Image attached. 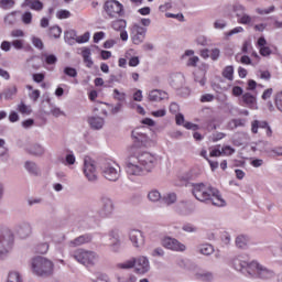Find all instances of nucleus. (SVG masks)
I'll use <instances>...</instances> for the list:
<instances>
[{
    "label": "nucleus",
    "instance_id": "nucleus-1",
    "mask_svg": "<svg viewBox=\"0 0 282 282\" xmlns=\"http://www.w3.org/2000/svg\"><path fill=\"white\" fill-rule=\"evenodd\" d=\"M158 164V156L150 152H135L130 154L126 161V173L129 180L135 177H147L149 173H153V169Z\"/></svg>",
    "mask_w": 282,
    "mask_h": 282
},
{
    "label": "nucleus",
    "instance_id": "nucleus-2",
    "mask_svg": "<svg viewBox=\"0 0 282 282\" xmlns=\"http://www.w3.org/2000/svg\"><path fill=\"white\" fill-rule=\"evenodd\" d=\"M192 193L198 202H212L214 206H226V199L221 197L219 189L208 186L204 183H195L192 185Z\"/></svg>",
    "mask_w": 282,
    "mask_h": 282
},
{
    "label": "nucleus",
    "instance_id": "nucleus-3",
    "mask_svg": "<svg viewBox=\"0 0 282 282\" xmlns=\"http://www.w3.org/2000/svg\"><path fill=\"white\" fill-rule=\"evenodd\" d=\"M117 268H119V270L133 269V272L135 274L144 275L151 271V261H149V258L147 256H139L117 264Z\"/></svg>",
    "mask_w": 282,
    "mask_h": 282
},
{
    "label": "nucleus",
    "instance_id": "nucleus-4",
    "mask_svg": "<svg viewBox=\"0 0 282 282\" xmlns=\"http://www.w3.org/2000/svg\"><path fill=\"white\" fill-rule=\"evenodd\" d=\"M31 270L35 276L47 279L54 274V262L45 257H35L31 260Z\"/></svg>",
    "mask_w": 282,
    "mask_h": 282
},
{
    "label": "nucleus",
    "instance_id": "nucleus-5",
    "mask_svg": "<svg viewBox=\"0 0 282 282\" xmlns=\"http://www.w3.org/2000/svg\"><path fill=\"white\" fill-rule=\"evenodd\" d=\"M72 257L85 268H94L96 263L100 260L98 252L87 249H77L72 253Z\"/></svg>",
    "mask_w": 282,
    "mask_h": 282
},
{
    "label": "nucleus",
    "instance_id": "nucleus-6",
    "mask_svg": "<svg viewBox=\"0 0 282 282\" xmlns=\"http://www.w3.org/2000/svg\"><path fill=\"white\" fill-rule=\"evenodd\" d=\"M101 173L105 180H108V182H118V180H120L121 169L118 163L108 161L102 163Z\"/></svg>",
    "mask_w": 282,
    "mask_h": 282
},
{
    "label": "nucleus",
    "instance_id": "nucleus-7",
    "mask_svg": "<svg viewBox=\"0 0 282 282\" xmlns=\"http://www.w3.org/2000/svg\"><path fill=\"white\" fill-rule=\"evenodd\" d=\"M249 271V276H257L258 279L268 280L274 276V271L268 269L267 267L257 261H251Z\"/></svg>",
    "mask_w": 282,
    "mask_h": 282
},
{
    "label": "nucleus",
    "instance_id": "nucleus-8",
    "mask_svg": "<svg viewBox=\"0 0 282 282\" xmlns=\"http://www.w3.org/2000/svg\"><path fill=\"white\" fill-rule=\"evenodd\" d=\"M109 250L115 254H118L122 248V238L120 237V231L111 230L108 232V236L105 238Z\"/></svg>",
    "mask_w": 282,
    "mask_h": 282
},
{
    "label": "nucleus",
    "instance_id": "nucleus-9",
    "mask_svg": "<svg viewBox=\"0 0 282 282\" xmlns=\"http://www.w3.org/2000/svg\"><path fill=\"white\" fill-rule=\"evenodd\" d=\"M130 37L133 45H142L144 43V39H147V28L139 23H134L130 28Z\"/></svg>",
    "mask_w": 282,
    "mask_h": 282
},
{
    "label": "nucleus",
    "instance_id": "nucleus-10",
    "mask_svg": "<svg viewBox=\"0 0 282 282\" xmlns=\"http://www.w3.org/2000/svg\"><path fill=\"white\" fill-rule=\"evenodd\" d=\"M14 242V237L12 234L6 231H0V259L10 254V250H12V243Z\"/></svg>",
    "mask_w": 282,
    "mask_h": 282
},
{
    "label": "nucleus",
    "instance_id": "nucleus-11",
    "mask_svg": "<svg viewBox=\"0 0 282 282\" xmlns=\"http://www.w3.org/2000/svg\"><path fill=\"white\" fill-rule=\"evenodd\" d=\"M84 175L91 183L98 182V166L91 159L84 160Z\"/></svg>",
    "mask_w": 282,
    "mask_h": 282
},
{
    "label": "nucleus",
    "instance_id": "nucleus-12",
    "mask_svg": "<svg viewBox=\"0 0 282 282\" xmlns=\"http://www.w3.org/2000/svg\"><path fill=\"white\" fill-rule=\"evenodd\" d=\"M161 246L166 250H172V252H186V245L170 236L162 238Z\"/></svg>",
    "mask_w": 282,
    "mask_h": 282
},
{
    "label": "nucleus",
    "instance_id": "nucleus-13",
    "mask_svg": "<svg viewBox=\"0 0 282 282\" xmlns=\"http://www.w3.org/2000/svg\"><path fill=\"white\" fill-rule=\"evenodd\" d=\"M230 264L237 272H242V274H248L250 276V267L252 265V262L243 260V256L231 258Z\"/></svg>",
    "mask_w": 282,
    "mask_h": 282
},
{
    "label": "nucleus",
    "instance_id": "nucleus-14",
    "mask_svg": "<svg viewBox=\"0 0 282 282\" xmlns=\"http://www.w3.org/2000/svg\"><path fill=\"white\" fill-rule=\"evenodd\" d=\"M128 239L132 243L133 248L140 250V248H144L145 239L144 232L139 229H130L128 232Z\"/></svg>",
    "mask_w": 282,
    "mask_h": 282
},
{
    "label": "nucleus",
    "instance_id": "nucleus-15",
    "mask_svg": "<svg viewBox=\"0 0 282 282\" xmlns=\"http://www.w3.org/2000/svg\"><path fill=\"white\" fill-rule=\"evenodd\" d=\"M113 199L109 196H101L100 197V209L99 215L100 217H111L115 210Z\"/></svg>",
    "mask_w": 282,
    "mask_h": 282
},
{
    "label": "nucleus",
    "instance_id": "nucleus-16",
    "mask_svg": "<svg viewBox=\"0 0 282 282\" xmlns=\"http://www.w3.org/2000/svg\"><path fill=\"white\" fill-rule=\"evenodd\" d=\"M122 3L117 0H110L105 3V10L110 19H117L122 15Z\"/></svg>",
    "mask_w": 282,
    "mask_h": 282
},
{
    "label": "nucleus",
    "instance_id": "nucleus-17",
    "mask_svg": "<svg viewBox=\"0 0 282 282\" xmlns=\"http://www.w3.org/2000/svg\"><path fill=\"white\" fill-rule=\"evenodd\" d=\"M10 36L13 39L11 45L14 50H23L25 47V32L23 30L14 29L10 32Z\"/></svg>",
    "mask_w": 282,
    "mask_h": 282
},
{
    "label": "nucleus",
    "instance_id": "nucleus-18",
    "mask_svg": "<svg viewBox=\"0 0 282 282\" xmlns=\"http://www.w3.org/2000/svg\"><path fill=\"white\" fill-rule=\"evenodd\" d=\"M15 235L20 239H28V237H32V225L28 221H22L15 227Z\"/></svg>",
    "mask_w": 282,
    "mask_h": 282
},
{
    "label": "nucleus",
    "instance_id": "nucleus-19",
    "mask_svg": "<svg viewBox=\"0 0 282 282\" xmlns=\"http://www.w3.org/2000/svg\"><path fill=\"white\" fill-rule=\"evenodd\" d=\"M259 129L265 131L268 138H272V128L268 124L265 120H253L251 122V133H259Z\"/></svg>",
    "mask_w": 282,
    "mask_h": 282
},
{
    "label": "nucleus",
    "instance_id": "nucleus-20",
    "mask_svg": "<svg viewBox=\"0 0 282 282\" xmlns=\"http://www.w3.org/2000/svg\"><path fill=\"white\" fill-rule=\"evenodd\" d=\"M182 61H186L187 67H197V63H199V57L195 56V51L187 50L182 55Z\"/></svg>",
    "mask_w": 282,
    "mask_h": 282
},
{
    "label": "nucleus",
    "instance_id": "nucleus-21",
    "mask_svg": "<svg viewBox=\"0 0 282 282\" xmlns=\"http://www.w3.org/2000/svg\"><path fill=\"white\" fill-rule=\"evenodd\" d=\"M149 98L152 102H160L161 100H166V98H169V94L164 90L154 89L150 91Z\"/></svg>",
    "mask_w": 282,
    "mask_h": 282
},
{
    "label": "nucleus",
    "instance_id": "nucleus-22",
    "mask_svg": "<svg viewBox=\"0 0 282 282\" xmlns=\"http://www.w3.org/2000/svg\"><path fill=\"white\" fill-rule=\"evenodd\" d=\"M91 241V236L89 235H83L79 236L68 242V246L70 248H78V246H84V243H89Z\"/></svg>",
    "mask_w": 282,
    "mask_h": 282
},
{
    "label": "nucleus",
    "instance_id": "nucleus-23",
    "mask_svg": "<svg viewBox=\"0 0 282 282\" xmlns=\"http://www.w3.org/2000/svg\"><path fill=\"white\" fill-rule=\"evenodd\" d=\"M22 8H30V10L41 12V10H43V2H41L40 0H24L22 3Z\"/></svg>",
    "mask_w": 282,
    "mask_h": 282
},
{
    "label": "nucleus",
    "instance_id": "nucleus-24",
    "mask_svg": "<svg viewBox=\"0 0 282 282\" xmlns=\"http://www.w3.org/2000/svg\"><path fill=\"white\" fill-rule=\"evenodd\" d=\"M132 137L137 139V142H140L143 147H149L151 140L147 134L140 131V129H135L132 131Z\"/></svg>",
    "mask_w": 282,
    "mask_h": 282
},
{
    "label": "nucleus",
    "instance_id": "nucleus-25",
    "mask_svg": "<svg viewBox=\"0 0 282 282\" xmlns=\"http://www.w3.org/2000/svg\"><path fill=\"white\" fill-rule=\"evenodd\" d=\"M242 102H245V105H247L249 109H259V107L257 106V97L252 96V94L250 93H246L245 95H242Z\"/></svg>",
    "mask_w": 282,
    "mask_h": 282
},
{
    "label": "nucleus",
    "instance_id": "nucleus-26",
    "mask_svg": "<svg viewBox=\"0 0 282 282\" xmlns=\"http://www.w3.org/2000/svg\"><path fill=\"white\" fill-rule=\"evenodd\" d=\"M28 152L35 158H41L42 155H45V148L40 143H35L29 147Z\"/></svg>",
    "mask_w": 282,
    "mask_h": 282
},
{
    "label": "nucleus",
    "instance_id": "nucleus-27",
    "mask_svg": "<svg viewBox=\"0 0 282 282\" xmlns=\"http://www.w3.org/2000/svg\"><path fill=\"white\" fill-rule=\"evenodd\" d=\"M88 123L91 129H102V127H105V119L98 116H93L88 118Z\"/></svg>",
    "mask_w": 282,
    "mask_h": 282
},
{
    "label": "nucleus",
    "instance_id": "nucleus-28",
    "mask_svg": "<svg viewBox=\"0 0 282 282\" xmlns=\"http://www.w3.org/2000/svg\"><path fill=\"white\" fill-rule=\"evenodd\" d=\"M195 278L198 281H203V282L215 281V274L210 271H198V272H196Z\"/></svg>",
    "mask_w": 282,
    "mask_h": 282
},
{
    "label": "nucleus",
    "instance_id": "nucleus-29",
    "mask_svg": "<svg viewBox=\"0 0 282 282\" xmlns=\"http://www.w3.org/2000/svg\"><path fill=\"white\" fill-rule=\"evenodd\" d=\"M133 54H135V51L133 48L129 50L126 53V58H128L130 67H138L140 65V57L133 56Z\"/></svg>",
    "mask_w": 282,
    "mask_h": 282
},
{
    "label": "nucleus",
    "instance_id": "nucleus-30",
    "mask_svg": "<svg viewBox=\"0 0 282 282\" xmlns=\"http://www.w3.org/2000/svg\"><path fill=\"white\" fill-rule=\"evenodd\" d=\"M82 56L84 58V63H85L86 67L91 69V67H94V61L91 59V50L84 48L82 51Z\"/></svg>",
    "mask_w": 282,
    "mask_h": 282
},
{
    "label": "nucleus",
    "instance_id": "nucleus-31",
    "mask_svg": "<svg viewBox=\"0 0 282 282\" xmlns=\"http://www.w3.org/2000/svg\"><path fill=\"white\" fill-rule=\"evenodd\" d=\"M6 282H23V275L17 270L9 271Z\"/></svg>",
    "mask_w": 282,
    "mask_h": 282
},
{
    "label": "nucleus",
    "instance_id": "nucleus-32",
    "mask_svg": "<svg viewBox=\"0 0 282 282\" xmlns=\"http://www.w3.org/2000/svg\"><path fill=\"white\" fill-rule=\"evenodd\" d=\"M24 169L31 173V175H40L41 169H39V165H36L35 162L26 161L24 163Z\"/></svg>",
    "mask_w": 282,
    "mask_h": 282
},
{
    "label": "nucleus",
    "instance_id": "nucleus-33",
    "mask_svg": "<svg viewBox=\"0 0 282 282\" xmlns=\"http://www.w3.org/2000/svg\"><path fill=\"white\" fill-rule=\"evenodd\" d=\"M171 85L173 87H182L184 85V75L176 73L171 76Z\"/></svg>",
    "mask_w": 282,
    "mask_h": 282
},
{
    "label": "nucleus",
    "instance_id": "nucleus-34",
    "mask_svg": "<svg viewBox=\"0 0 282 282\" xmlns=\"http://www.w3.org/2000/svg\"><path fill=\"white\" fill-rule=\"evenodd\" d=\"M198 252L205 257H210V254L215 252V248L209 243L200 245L198 247Z\"/></svg>",
    "mask_w": 282,
    "mask_h": 282
},
{
    "label": "nucleus",
    "instance_id": "nucleus-35",
    "mask_svg": "<svg viewBox=\"0 0 282 282\" xmlns=\"http://www.w3.org/2000/svg\"><path fill=\"white\" fill-rule=\"evenodd\" d=\"M248 236L240 235L236 238V246L237 248H240L241 250L248 248Z\"/></svg>",
    "mask_w": 282,
    "mask_h": 282
},
{
    "label": "nucleus",
    "instance_id": "nucleus-36",
    "mask_svg": "<svg viewBox=\"0 0 282 282\" xmlns=\"http://www.w3.org/2000/svg\"><path fill=\"white\" fill-rule=\"evenodd\" d=\"M112 29L116 30V32L127 30V20H115L112 22Z\"/></svg>",
    "mask_w": 282,
    "mask_h": 282
},
{
    "label": "nucleus",
    "instance_id": "nucleus-37",
    "mask_svg": "<svg viewBox=\"0 0 282 282\" xmlns=\"http://www.w3.org/2000/svg\"><path fill=\"white\" fill-rule=\"evenodd\" d=\"M17 93H18L17 86L6 89L3 91L4 100H13L14 96H17Z\"/></svg>",
    "mask_w": 282,
    "mask_h": 282
},
{
    "label": "nucleus",
    "instance_id": "nucleus-38",
    "mask_svg": "<svg viewBox=\"0 0 282 282\" xmlns=\"http://www.w3.org/2000/svg\"><path fill=\"white\" fill-rule=\"evenodd\" d=\"M148 199L150 202H160L162 199V194L158 189H152L148 193Z\"/></svg>",
    "mask_w": 282,
    "mask_h": 282
},
{
    "label": "nucleus",
    "instance_id": "nucleus-39",
    "mask_svg": "<svg viewBox=\"0 0 282 282\" xmlns=\"http://www.w3.org/2000/svg\"><path fill=\"white\" fill-rule=\"evenodd\" d=\"M163 202L171 206V204H175L177 202V194L175 193H167L163 196Z\"/></svg>",
    "mask_w": 282,
    "mask_h": 282
},
{
    "label": "nucleus",
    "instance_id": "nucleus-40",
    "mask_svg": "<svg viewBox=\"0 0 282 282\" xmlns=\"http://www.w3.org/2000/svg\"><path fill=\"white\" fill-rule=\"evenodd\" d=\"M238 19V23L241 25H250L252 23V17H250L248 13H242Z\"/></svg>",
    "mask_w": 282,
    "mask_h": 282
},
{
    "label": "nucleus",
    "instance_id": "nucleus-41",
    "mask_svg": "<svg viewBox=\"0 0 282 282\" xmlns=\"http://www.w3.org/2000/svg\"><path fill=\"white\" fill-rule=\"evenodd\" d=\"M232 10H234V12H235V14H236V17H237V19H238V18H240L241 15L245 14V12H246V7H243V6L240 4V3H236V4L232 6Z\"/></svg>",
    "mask_w": 282,
    "mask_h": 282
},
{
    "label": "nucleus",
    "instance_id": "nucleus-42",
    "mask_svg": "<svg viewBox=\"0 0 282 282\" xmlns=\"http://www.w3.org/2000/svg\"><path fill=\"white\" fill-rule=\"evenodd\" d=\"M112 96L115 100H118L119 102H124V100H127V94L118 90L117 88L113 89Z\"/></svg>",
    "mask_w": 282,
    "mask_h": 282
},
{
    "label": "nucleus",
    "instance_id": "nucleus-43",
    "mask_svg": "<svg viewBox=\"0 0 282 282\" xmlns=\"http://www.w3.org/2000/svg\"><path fill=\"white\" fill-rule=\"evenodd\" d=\"M234 74H235V68L232 66H227L223 72V76L224 78H227V80H232Z\"/></svg>",
    "mask_w": 282,
    "mask_h": 282
},
{
    "label": "nucleus",
    "instance_id": "nucleus-44",
    "mask_svg": "<svg viewBox=\"0 0 282 282\" xmlns=\"http://www.w3.org/2000/svg\"><path fill=\"white\" fill-rule=\"evenodd\" d=\"M18 110L20 113H24L25 116H30V113H32V107L25 105L24 102H21L18 106Z\"/></svg>",
    "mask_w": 282,
    "mask_h": 282
},
{
    "label": "nucleus",
    "instance_id": "nucleus-45",
    "mask_svg": "<svg viewBox=\"0 0 282 282\" xmlns=\"http://www.w3.org/2000/svg\"><path fill=\"white\" fill-rule=\"evenodd\" d=\"M50 34L53 36V39H59L61 34H63V30L58 25H54L50 29Z\"/></svg>",
    "mask_w": 282,
    "mask_h": 282
},
{
    "label": "nucleus",
    "instance_id": "nucleus-46",
    "mask_svg": "<svg viewBox=\"0 0 282 282\" xmlns=\"http://www.w3.org/2000/svg\"><path fill=\"white\" fill-rule=\"evenodd\" d=\"M21 19H22V23H24V25H31L32 19H33L32 12H30V11L24 12L22 14Z\"/></svg>",
    "mask_w": 282,
    "mask_h": 282
},
{
    "label": "nucleus",
    "instance_id": "nucleus-47",
    "mask_svg": "<svg viewBox=\"0 0 282 282\" xmlns=\"http://www.w3.org/2000/svg\"><path fill=\"white\" fill-rule=\"evenodd\" d=\"M0 8L11 10V8H14V0H0Z\"/></svg>",
    "mask_w": 282,
    "mask_h": 282
},
{
    "label": "nucleus",
    "instance_id": "nucleus-48",
    "mask_svg": "<svg viewBox=\"0 0 282 282\" xmlns=\"http://www.w3.org/2000/svg\"><path fill=\"white\" fill-rule=\"evenodd\" d=\"M274 10H275L274 6H271L268 9L257 8L256 12H257V14L263 15V14H272V12H274Z\"/></svg>",
    "mask_w": 282,
    "mask_h": 282
},
{
    "label": "nucleus",
    "instance_id": "nucleus-49",
    "mask_svg": "<svg viewBox=\"0 0 282 282\" xmlns=\"http://www.w3.org/2000/svg\"><path fill=\"white\" fill-rule=\"evenodd\" d=\"M64 74H66V76H69L70 78H76V76H78V72L76 70V68L73 67H65Z\"/></svg>",
    "mask_w": 282,
    "mask_h": 282
},
{
    "label": "nucleus",
    "instance_id": "nucleus-50",
    "mask_svg": "<svg viewBox=\"0 0 282 282\" xmlns=\"http://www.w3.org/2000/svg\"><path fill=\"white\" fill-rule=\"evenodd\" d=\"M65 162L66 166H74L76 164V156L74 154H66Z\"/></svg>",
    "mask_w": 282,
    "mask_h": 282
},
{
    "label": "nucleus",
    "instance_id": "nucleus-51",
    "mask_svg": "<svg viewBox=\"0 0 282 282\" xmlns=\"http://www.w3.org/2000/svg\"><path fill=\"white\" fill-rule=\"evenodd\" d=\"M275 107L279 111L282 112V91L275 95Z\"/></svg>",
    "mask_w": 282,
    "mask_h": 282
},
{
    "label": "nucleus",
    "instance_id": "nucleus-52",
    "mask_svg": "<svg viewBox=\"0 0 282 282\" xmlns=\"http://www.w3.org/2000/svg\"><path fill=\"white\" fill-rule=\"evenodd\" d=\"M44 58H45V63L46 65H55L56 61H58L55 55H48V54H44Z\"/></svg>",
    "mask_w": 282,
    "mask_h": 282
},
{
    "label": "nucleus",
    "instance_id": "nucleus-53",
    "mask_svg": "<svg viewBox=\"0 0 282 282\" xmlns=\"http://www.w3.org/2000/svg\"><path fill=\"white\" fill-rule=\"evenodd\" d=\"M243 32V26H236L226 33V36H235V34H241Z\"/></svg>",
    "mask_w": 282,
    "mask_h": 282
},
{
    "label": "nucleus",
    "instance_id": "nucleus-54",
    "mask_svg": "<svg viewBox=\"0 0 282 282\" xmlns=\"http://www.w3.org/2000/svg\"><path fill=\"white\" fill-rule=\"evenodd\" d=\"M94 282H111V278L105 273H99Z\"/></svg>",
    "mask_w": 282,
    "mask_h": 282
},
{
    "label": "nucleus",
    "instance_id": "nucleus-55",
    "mask_svg": "<svg viewBox=\"0 0 282 282\" xmlns=\"http://www.w3.org/2000/svg\"><path fill=\"white\" fill-rule=\"evenodd\" d=\"M182 230H183L184 232H191V234L197 232V228L195 227V225H192V224H186V225H184V226L182 227Z\"/></svg>",
    "mask_w": 282,
    "mask_h": 282
},
{
    "label": "nucleus",
    "instance_id": "nucleus-56",
    "mask_svg": "<svg viewBox=\"0 0 282 282\" xmlns=\"http://www.w3.org/2000/svg\"><path fill=\"white\" fill-rule=\"evenodd\" d=\"M47 250H50V245L47 242L39 245L37 247V252H40V254H47Z\"/></svg>",
    "mask_w": 282,
    "mask_h": 282
},
{
    "label": "nucleus",
    "instance_id": "nucleus-57",
    "mask_svg": "<svg viewBox=\"0 0 282 282\" xmlns=\"http://www.w3.org/2000/svg\"><path fill=\"white\" fill-rule=\"evenodd\" d=\"M226 25H227V23L225 20H216L214 22L215 30H224V29H226Z\"/></svg>",
    "mask_w": 282,
    "mask_h": 282
},
{
    "label": "nucleus",
    "instance_id": "nucleus-58",
    "mask_svg": "<svg viewBox=\"0 0 282 282\" xmlns=\"http://www.w3.org/2000/svg\"><path fill=\"white\" fill-rule=\"evenodd\" d=\"M120 111H122V104L118 102L115 106H111L110 108V113H112V116H116V113H120Z\"/></svg>",
    "mask_w": 282,
    "mask_h": 282
},
{
    "label": "nucleus",
    "instance_id": "nucleus-59",
    "mask_svg": "<svg viewBox=\"0 0 282 282\" xmlns=\"http://www.w3.org/2000/svg\"><path fill=\"white\" fill-rule=\"evenodd\" d=\"M220 54H221V51L219 48H212V51H210L212 61H218Z\"/></svg>",
    "mask_w": 282,
    "mask_h": 282
},
{
    "label": "nucleus",
    "instance_id": "nucleus-60",
    "mask_svg": "<svg viewBox=\"0 0 282 282\" xmlns=\"http://www.w3.org/2000/svg\"><path fill=\"white\" fill-rule=\"evenodd\" d=\"M57 19H69L72 17V13L67 10H61L56 14Z\"/></svg>",
    "mask_w": 282,
    "mask_h": 282
},
{
    "label": "nucleus",
    "instance_id": "nucleus-61",
    "mask_svg": "<svg viewBox=\"0 0 282 282\" xmlns=\"http://www.w3.org/2000/svg\"><path fill=\"white\" fill-rule=\"evenodd\" d=\"M32 43L37 50H43V41L36 36L32 37Z\"/></svg>",
    "mask_w": 282,
    "mask_h": 282
},
{
    "label": "nucleus",
    "instance_id": "nucleus-62",
    "mask_svg": "<svg viewBox=\"0 0 282 282\" xmlns=\"http://www.w3.org/2000/svg\"><path fill=\"white\" fill-rule=\"evenodd\" d=\"M164 249H162L161 247L153 249L151 253L152 257H164Z\"/></svg>",
    "mask_w": 282,
    "mask_h": 282
},
{
    "label": "nucleus",
    "instance_id": "nucleus-63",
    "mask_svg": "<svg viewBox=\"0 0 282 282\" xmlns=\"http://www.w3.org/2000/svg\"><path fill=\"white\" fill-rule=\"evenodd\" d=\"M221 153L224 155H232V153H235V149L230 145H226V147H223Z\"/></svg>",
    "mask_w": 282,
    "mask_h": 282
},
{
    "label": "nucleus",
    "instance_id": "nucleus-64",
    "mask_svg": "<svg viewBox=\"0 0 282 282\" xmlns=\"http://www.w3.org/2000/svg\"><path fill=\"white\" fill-rule=\"evenodd\" d=\"M119 282H138V276H135L134 274H130L129 276L120 280Z\"/></svg>",
    "mask_w": 282,
    "mask_h": 282
}]
</instances>
